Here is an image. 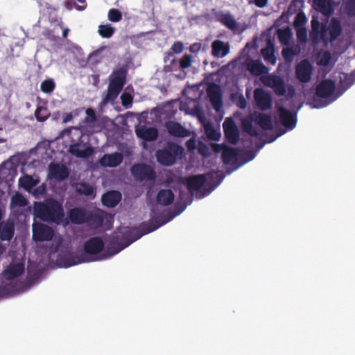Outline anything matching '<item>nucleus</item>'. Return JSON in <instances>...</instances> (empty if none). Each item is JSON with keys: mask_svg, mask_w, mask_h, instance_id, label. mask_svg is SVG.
Segmentation results:
<instances>
[{"mask_svg": "<svg viewBox=\"0 0 355 355\" xmlns=\"http://www.w3.org/2000/svg\"><path fill=\"white\" fill-rule=\"evenodd\" d=\"M157 206H153L151 209V218L148 222H143L136 227H123L117 229L110 238L107 247L110 256L118 254L129 246L133 242L139 239L142 236L150 233L168 220H164L162 216H156Z\"/></svg>", "mask_w": 355, "mask_h": 355, "instance_id": "obj_1", "label": "nucleus"}, {"mask_svg": "<svg viewBox=\"0 0 355 355\" xmlns=\"http://www.w3.org/2000/svg\"><path fill=\"white\" fill-rule=\"evenodd\" d=\"M34 214L42 221L57 224H59L64 216L62 204L54 198L47 199L43 202H35Z\"/></svg>", "mask_w": 355, "mask_h": 355, "instance_id": "obj_2", "label": "nucleus"}, {"mask_svg": "<svg viewBox=\"0 0 355 355\" xmlns=\"http://www.w3.org/2000/svg\"><path fill=\"white\" fill-rule=\"evenodd\" d=\"M104 248V242L100 237H92L85 241L84 244V252L80 256L75 254H69L66 258L65 267H70L79 264L83 262H89L98 260L96 258H92V256L100 253Z\"/></svg>", "mask_w": 355, "mask_h": 355, "instance_id": "obj_3", "label": "nucleus"}, {"mask_svg": "<svg viewBox=\"0 0 355 355\" xmlns=\"http://www.w3.org/2000/svg\"><path fill=\"white\" fill-rule=\"evenodd\" d=\"M127 71L124 68L114 70L110 76V83L107 94L103 98V103L115 100L121 92L126 80Z\"/></svg>", "mask_w": 355, "mask_h": 355, "instance_id": "obj_4", "label": "nucleus"}, {"mask_svg": "<svg viewBox=\"0 0 355 355\" xmlns=\"http://www.w3.org/2000/svg\"><path fill=\"white\" fill-rule=\"evenodd\" d=\"M183 152V148L175 143H168L163 149L156 152L157 162L164 166H171L177 160L178 157Z\"/></svg>", "mask_w": 355, "mask_h": 355, "instance_id": "obj_5", "label": "nucleus"}, {"mask_svg": "<svg viewBox=\"0 0 355 355\" xmlns=\"http://www.w3.org/2000/svg\"><path fill=\"white\" fill-rule=\"evenodd\" d=\"M261 81L265 86L272 89L275 94L278 96H284L286 93L284 80L279 76L273 74L262 76Z\"/></svg>", "mask_w": 355, "mask_h": 355, "instance_id": "obj_6", "label": "nucleus"}, {"mask_svg": "<svg viewBox=\"0 0 355 355\" xmlns=\"http://www.w3.org/2000/svg\"><path fill=\"white\" fill-rule=\"evenodd\" d=\"M223 128L225 140L231 144H237L240 139V132L234 119L227 117L223 123Z\"/></svg>", "mask_w": 355, "mask_h": 355, "instance_id": "obj_7", "label": "nucleus"}, {"mask_svg": "<svg viewBox=\"0 0 355 355\" xmlns=\"http://www.w3.org/2000/svg\"><path fill=\"white\" fill-rule=\"evenodd\" d=\"M130 171L135 179L139 182L153 180L156 178L155 171L150 166L146 164H135Z\"/></svg>", "mask_w": 355, "mask_h": 355, "instance_id": "obj_8", "label": "nucleus"}, {"mask_svg": "<svg viewBox=\"0 0 355 355\" xmlns=\"http://www.w3.org/2000/svg\"><path fill=\"white\" fill-rule=\"evenodd\" d=\"M212 148L216 153H221L222 161L226 165L234 164L238 159V151L232 147L225 144H213Z\"/></svg>", "mask_w": 355, "mask_h": 355, "instance_id": "obj_9", "label": "nucleus"}, {"mask_svg": "<svg viewBox=\"0 0 355 355\" xmlns=\"http://www.w3.org/2000/svg\"><path fill=\"white\" fill-rule=\"evenodd\" d=\"M254 100L256 107L261 111H268L272 107V96L263 89L257 88L254 89Z\"/></svg>", "mask_w": 355, "mask_h": 355, "instance_id": "obj_10", "label": "nucleus"}, {"mask_svg": "<svg viewBox=\"0 0 355 355\" xmlns=\"http://www.w3.org/2000/svg\"><path fill=\"white\" fill-rule=\"evenodd\" d=\"M311 31L310 38L313 44H318L320 40L326 42L328 41L327 26L320 23L318 19H312L311 21Z\"/></svg>", "mask_w": 355, "mask_h": 355, "instance_id": "obj_11", "label": "nucleus"}, {"mask_svg": "<svg viewBox=\"0 0 355 355\" xmlns=\"http://www.w3.org/2000/svg\"><path fill=\"white\" fill-rule=\"evenodd\" d=\"M54 236L52 227L42 223L33 224V239L35 241H49Z\"/></svg>", "mask_w": 355, "mask_h": 355, "instance_id": "obj_12", "label": "nucleus"}, {"mask_svg": "<svg viewBox=\"0 0 355 355\" xmlns=\"http://www.w3.org/2000/svg\"><path fill=\"white\" fill-rule=\"evenodd\" d=\"M69 173V168L64 164L51 162L49 165L48 176L51 180L62 182L68 178Z\"/></svg>", "mask_w": 355, "mask_h": 355, "instance_id": "obj_13", "label": "nucleus"}, {"mask_svg": "<svg viewBox=\"0 0 355 355\" xmlns=\"http://www.w3.org/2000/svg\"><path fill=\"white\" fill-rule=\"evenodd\" d=\"M277 112L281 124L288 130H293L297 123L296 114L282 106L277 108Z\"/></svg>", "mask_w": 355, "mask_h": 355, "instance_id": "obj_14", "label": "nucleus"}, {"mask_svg": "<svg viewBox=\"0 0 355 355\" xmlns=\"http://www.w3.org/2000/svg\"><path fill=\"white\" fill-rule=\"evenodd\" d=\"M312 66L309 60H303L298 63L295 68L297 78L303 83H308L311 78Z\"/></svg>", "mask_w": 355, "mask_h": 355, "instance_id": "obj_15", "label": "nucleus"}, {"mask_svg": "<svg viewBox=\"0 0 355 355\" xmlns=\"http://www.w3.org/2000/svg\"><path fill=\"white\" fill-rule=\"evenodd\" d=\"M69 152L79 158H86L91 156L94 149L87 143L77 142L69 146Z\"/></svg>", "mask_w": 355, "mask_h": 355, "instance_id": "obj_16", "label": "nucleus"}, {"mask_svg": "<svg viewBox=\"0 0 355 355\" xmlns=\"http://www.w3.org/2000/svg\"><path fill=\"white\" fill-rule=\"evenodd\" d=\"M207 96L209 101L216 111H219L223 105L222 94L218 85L212 84L207 89Z\"/></svg>", "mask_w": 355, "mask_h": 355, "instance_id": "obj_17", "label": "nucleus"}, {"mask_svg": "<svg viewBox=\"0 0 355 355\" xmlns=\"http://www.w3.org/2000/svg\"><path fill=\"white\" fill-rule=\"evenodd\" d=\"M336 84L334 80L325 79L322 80L316 87L315 96L322 98L330 97L335 92Z\"/></svg>", "mask_w": 355, "mask_h": 355, "instance_id": "obj_18", "label": "nucleus"}, {"mask_svg": "<svg viewBox=\"0 0 355 355\" xmlns=\"http://www.w3.org/2000/svg\"><path fill=\"white\" fill-rule=\"evenodd\" d=\"M212 14L215 19L232 31L237 29L238 24L233 16L229 12L212 10Z\"/></svg>", "mask_w": 355, "mask_h": 355, "instance_id": "obj_19", "label": "nucleus"}, {"mask_svg": "<svg viewBox=\"0 0 355 355\" xmlns=\"http://www.w3.org/2000/svg\"><path fill=\"white\" fill-rule=\"evenodd\" d=\"M123 159L121 153L115 152L110 154H104L99 159V164L103 167L114 168L120 165Z\"/></svg>", "mask_w": 355, "mask_h": 355, "instance_id": "obj_20", "label": "nucleus"}, {"mask_svg": "<svg viewBox=\"0 0 355 355\" xmlns=\"http://www.w3.org/2000/svg\"><path fill=\"white\" fill-rule=\"evenodd\" d=\"M135 132L139 138H141L146 141H155L158 137V130L156 128L154 127L148 128L145 125L137 127L135 129Z\"/></svg>", "mask_w": 355, "mask_h": 355, "instance_id": "obj_21", "label": "nucleus"}, {"mask_svg": "<svg viewBox=\"0 0 355 355\" xmlns=\"http://www.w3.org/2000/svg\"><path fill=\"white\" fill-rule=\"evenodd\" d=\"M166 128L169 135L176 137H187L190 135V131L176 121H168Z\"/></svg>", "mask_w": 355, "mask_h": 355, "instance_id": "obj_22", "label": "nucleus"}, {"mask_svg": "<svg viewBox=\"0 0 355 355\" xmlns=\"http://www.w3.org/2000/svg\"><path fill=\"white\" fill-rule=\"evenodd\" d=\"M207 182L206 175L204 174L196 175L189 177L186 180V184L190 193L198 191Z\"/></svg>", "mask_w": 355, "mask_h": 355, "instance_id": "obj_23", "label": "nucleus"}, {"mask_svg": "<svg viewBox=\"0 0 355 355\" xmlns=\"http://www.w3.org/2000/svg\"><path fill=\"white\" fill-rule=\"evenodd\" d=\"M254 123L263 130H271L273 128L272 116L265 113H254Z\"/></svg>", "mask_w": 355, "mask_h": 355, "instance_id": "obj_24", "label": "nucleus"}, {"mask_svg": "<svg viewBox=\"0 0 355 355\" xmlns=\"http://www.w3.org/2000/svg\"><path fill=\"white\" fill-rule=\"evenodd\" d=\"M121 200V194L118 191H111L102 196L101 201L103 205L113 208L115 207Z\"/></svg>", "mask_w": 355, "mask_h": 355, "instance_id": "obj_25", "label": "nucleus"}, {"mask_svg": "<svg viewBox=\"0 0 355 355\" xmlns=\"http://www.w3.org/2000/svg\"><path fill=\"white\" fill-rule=\"evenodd\" d=\"M87 214L85 209L74 207L69 211V218L73 224L82 225L87 221Z\"/></svg>", "mask_w": 355, "mask_h": 355, "instance_id": "obj_26", "label": "nucleus"}, {"mask_svg": "<svg viewBox=\"0 0 355 355\" xmlns=\"http://www.w3.org/2000/svg\"><path fill=\"white\" fill-rule=\"evenodd\" d=\"M245 69L254 76H264L268 72V69L259 60H245Z\"/></svg>", "mask_w": 355, "mask_h": 355, "instance_id": "obj_27", "label": "nucleus"}, {"mask_svg": "<svg viewBox=\"0 0 355 355\" xmlns=\"http://www.w3.org/2000/svg\"><path fill=\"white\" fill-rule=\"evenodd\" d=\"M15 233V226L12 222L0 223V239L1 241H10Z\"/></svg>", "mask_w": 355, "mask_h": 355, "instance_id": "obj_28", "label": "nucleus"}, {"mask_svg": "<svg viewBox=\"0 0 355 355\" xmlns=\"http://www.w3.org/2000/svg\"><path fill=\"white\" fill-rule=\"evenodd\" d=\"M212 55L214 57L223 58L228 54L230 48L221 40H215L211 44Z\"/></svg>", "mask_w": 355, "mask_h": 355, "instance_id": "obj_29", "label": "nucleus"}, {"mask_svg": "<svg viewBox=\"0 0 355 355\" xmlns=\"http://www.w3.org/2000/svg\"><path fill=\"white\" fill-rule=\"evenodd\" d=\"M174 194L171 189H161L156 196V201L163 206L171 205L174 200Z\"/></svg>", "mask_w": 355, "mask_h": 355, "instance_id": "obj_30", "label": "nucleus"}, {"mask_svg": "<svg viewBox=\"0 0 355 355\" xmlns=\"http://www.w3.org/2000/svg\"><path fill=\"white\" fill-rule=\"evenodd\" d=\"M327 31H329V41H335L342 33L340 22L338 19L332 18L327 28Z\"/></svg>", "mask_w": 355, "mask_h": 355, "instance_id": "obj_31", "label": "nucleus"}, {"mask_svg": "<svg viewBox=\"0 0 355 355\" xmlns=\"http://www.w3.org/2000/svg\"><path fill=\"white\" fill-rule=\"evenodd\" d=\"M24 272V266L21 263L10 265L6 270V277L8 279H13L19 277Z\"/></svg>", "mask_w": 355, "mask_h": 355, "instance_id": "obj_32", "label": "nucleus"}, {"mask_svg": "<svg viewBox=\"0 0 355 355\" xmlns=\"http://www.w3.org/2000/svg\"><path fill=\"white\" fill-rule=\"evenodd\" d=\"M315 8L323 15H329L331 13V7L328 0H314Z\"/></svg>", "mask_w": 355, "mask_h": 355, "instance_id": "obj_33", "label": "nucleus"}, {"mask_svg": "<svg viewBox=\"0 0 355 355\" xmlns=\"http://www.w3.org/2000/svg\"><path fill=\"white\" fill-rule=\"evenodd\" d=\"M38 182V180H35L32 176L28 175L21 177L19 180V184L28 191L35 187Z\"/></svg>", "mask_w": 355, "mask_h": 355, "instance_id": "obj_34", "label": "nucleus"}, {"mask_svg": "<svg viewBox=\"0 0 355 355\" xmlns=\"http://www.w3.org/2000/svg\"><path fill=\"white\" fill-rule=\"evenodd\" d=\"M51 116V113L45 105H38L35 111V116L38 122H44Z\"/></svg>", "mask_w": 355, "mask_h": 355, "instance_id": "obj_35", "label": "nucleus"}, {"mask_svg": "<svg viewBox=\"0 0 355 355\" xmlns=\"http://www.w3.org/2000/svg\"><path fill=\"white\" fill-rule=\"evenodd\" d=\"M277 36L279 42L283 45H288L292 37L291 30L287 27L284 29H279Z\"/></svg>", "mask_w": 355, "mask_h": 355, "instance_id": "obj_36", "label": "nucleus"}, {"mask_svg": "<svg viewBox=\"0 0 355 355\" xmlns=\"http://www.w3.org/2000/svg\"><path fill=\"white\" fill-rule=\"evenodd\" d=\"M205 134L209 140L218 141L220 138V132L209 123L205 125Z\"/></svg>", "mask_w": 355, "mask_h": 355, "instance_id": "obj_37", "label": "nucleus"}, {"mask_svg": "<svg viewBox=\"0 0 355 355\" xmlns=\"http://www.w3.org/2000/svg\"><path fill=\"white\" fill-rule=\"evenodd\" d=\"M98 33L103 38H110L114 33V28L110 24H102L98 26Z\"/></svg>", "mask_w": 355, "mask_h": 355, "instance_id": "obj_38", "label": "nucleus"}, {"mask_svg": "<svg viewBox=\"0 0 355 355\" xmlns=\"http://www.w3.org/2000/svg\"><path fill=\"white\" fill-rule=\"evenodd\" d=\"M55 88V83L52 78L44 80L40 85V89L45 94H50L53 92Z\"/></svg>", "mask_w": 355, "mask_h": 355, "instance_id": "obj_39", "label": "nucleus"}, {"mask_svg": "<svg viewBox=\"0 0 355 355\" xmlns=\"http://www.w3.org/2000/svg\"><path fill=\"white\" fill-rule=\"evenodd\" d=\"M86 223L96 227H99L103 223V218L99 214H87Z\"/></svg>", "mask_w": 355, "mask_h": 355, "instance_id": "obj_40", "label": "nucleus"}, {"mask_svg": "<svg viewBox=\"0 0 355 355\" xmlns=\"http://www.w3.org/2000/svg\"><path fill=\"white\" fill-rule=\"evenodd\" d=\"M11 204L14 206L22 207L26 206L28 202L22 194L19 193H16L11 198Z\"/></svg>", "mask_w": 355, "mask_h": 355, "instance_id": "obj_41", "label": "nucleus"}, {"mask_svg": "<svg viewBox=\"0 0 355 355\" xmlns=\"http://www.w3.org/2000/svg\"><path fill=\"white\" fill-rule=\"evenodd\" d=\"M180 198L181 200L184 201V205L181 207V209L180 211V213L182 212L188 205H190L193 201V193H188L185 191H180Z\"/></svg>", "mask_w": 355, "mask_h": 355, "instance_id": "obj_42", "label": "nucleus"}, {"mask_svg": "<svg viewBox=\"0 0 355 355\" xmlns=\"http://www.w3.org/2000/svg\"><path fill=\"white\" fill-rule=\"evenodd\" d=\"M77 191L80 194L89 196L93 195L94 189L89 184L83 182L79 184L78 187L77 188Z\"/></svg>", "mask_w": 355, "mask_h": 355, "instance_id": "obj_43", "label": "nucleus"}, {"mask_svg": "<svg viewBox=\"0 0 355 355\" xmlns=\"http://www.w3.org/2000/svg\"><path fill=\"white\" fill-rule=\"evenodd\" d=\"M107 17L110 21L119 22L122 19V12L116 8H112L109 10Z\"/></svg>", "mask_w": 355, "mask_h": 355, "instance_id": "obj_44", "label": "nucleus"}, {"mask_svg": "<svg viewBox=\"0 0 355 355\" xmlns=\"http://www.w3.org/2000/svg\"><path fill=\"white\" fill-rule=\"evenodd\" d=\"M86 116L85 118V122L87 123H94L97 121V116L94 110L92 107H89L85 111Z\"/></svg>", "mask_w": 355, "mask_h": 355, "instance_id": "obj_45", "label": "nucleus"}, {"mask_svg": "<svg viewBox=\"0 0 355 355\" xmlns=\"http://www.w3.org/2000/svg\"><path fill=\"white\" fill-rule=\"evenodd\" d=\"M248 140L245 139V144ZM262 147V145L257 146L256 150H250L245 146V164L252 160L257 153V151Z\"/></svg>", "mask_w": 355, "mask_h": 355, "instance_id": "obj_46", "label": "nucleus"}, {"mask_svg": "<svg viewBox=\"0 0 355 355\" xmlns=\"http://www.w3.org/2000/svg\"><path fill=\"white\" fill-rule=\"evenodd\" d=\"M191 63H192L191 55H190L189 54H185L180 60V68L181 69H187L191 65Z\"/></svg>", "mask_w": 355, "mask_h": 355, "instance_id": "obj_47", "label": "nucleus"}, {"mask_svg": "<svg viewBox=\"0 0 355 355\" xmlns=\"http://www.w3.org/2000/svg\"><path fill=\"white\" fill-rule=\"evenodd\" d=\"M261 53L266 61H269L272 64L275 63L276 58L274 55L272 51L270 50L269 49L265 48L261 50Z\"/></svg>", "mask_w": 355, "mask_h": 355, "instance_id": "obj_48", "label": "nucleus"}, {"mask_svg": "<svg viewBox=\"0 0 355 355\" xmlns=\"http://www.w3.org/2000/svg\"><path fill=\"white\" fill-rule=\"evenodd\" d=\"M345 10L349 16H355V0H349L346 3Z\"/></svg>", "mask_w": 355, "mask_h": 355, "instance_id": "obj_49", "label": "nucleus"}, {"mask_svg": "<svg viewBox=\"0 0 355 355\" xmlns=\"http://www.w3.org/2000/svg\"><path fill=\"white\" fill-rule=\"evenodd\" d=\"M230 98L232 101H235L236 100H239L238 106L241 109H244V97L241 94L239 93H232L230 95Z\"/></svg>", "mask_w": 355, "mask_h": 355, "instance_id": "obj_50", "label": "nucleus"}, {"mask_svg": "<svg viewBox=\"0 0 355 355\" xmlns=\"http://www.w3.org/2000/svg\"><path fill=\"white\" fill-rule=\"evenodd\" d=\"M132 96L130 94L123 93L121 96V103L125 107L132 105Z\"/></svg>", "mask_w": 355, "mask_h": 355, "instance_id": "obj_51", "label": "nucleus"}, {"mask_svg": "<svg viewBox=\"0 0 355 355\" xmlns=\"http://www.w3.org/2000/svg\"><path fill=\"white\" fill-rule=\"evenodd\" d=\"M245 133L251 136H258L259 132L257 130L252 126L251 123L245 119Z\"/></svg>", "mask_w": 355, "mask_h": 355, "instance_id": "obj_52", "label": "nucleus"}, {"mask_svg": "<svg viewBox=\"0 0 355 355\" xmlns=\"http://www.w3.org/2000/svg\"><path fill=\"white\" fill-rule=\"evenodd\" d=\"M306 22V18L305 15L303 12H300L297 14L295 20H294V24L295 26H300L304 25Z\"/></svg>", "mask_w": 355, "mask_h": 355, "instance_id": "obj_53", "label": "nucleus"}, {"mask_svg": "<svg viewBox=\"0 0 355 355\" xmlns=\"http://www.w3.org/2000/svg\"><path fill=\"white\" fill-rule=\"evenodd\" d=\"M297 39L300 42H306L307 41V33L305 28H300L297 31Z\"/></svg>", "mask_w": 355, "mask_h": 355, "instance_id": "obj_54", "label": "nucleus"}, {"mask_svg": "<svg viewBox=\"0 0 355 355\" xmlns=\"http://www.w3.org/2000/svg\"><path fill=\"white\" fill-rule=\"evenodd\" d=\"M198 152L205 157H207L210 155L209 148L202 141L198 143Z\"/></svg>", "mask_w": 355, "mask_h": 355, "instance_id": "obj_55", "label": "nucleus"}, {"mask_svg": "<svg viewBox=\"0 0 355 355\" xmlns=\"http://www.w3.org/2000/svg\"><path fill=\"white\" fill-rule=\"evenodd\" d=\"M171 50L175 53H180L184 50V45L181 42H175L171 46Z\"/></svg>", "mask_w": 355, "mask_h": 355, "instance_id": "obj_56", "label": "nucleus"}, {"mask_svg": "<svg viewBox=\"0 0 355 355\" xmlns=\"http://www.w3.org/2000/svg\"><path fill=\"white\" fill-rule=\"evenodd\" d=\"M65 6L69 10H72L73 8H75L78 10H83L85 8L84 6H80L76 2H73L72 1H68L66 3Z\"/></svg>", "mask_w": 355, "mask_h": 355, "instance_id": "obj_57", "label": "nucleus"}, {"mask_svg": "<svg viewBox=\"0 0 355 355\" xmlns=\"http://www.w3.org/2000/svg\"><path fill=\"white\" fill-rule=\"evenodd\" d=\"M249 3H254L259 8H263L268 3V0H248Z\"/></svg>", "mask_w": 355, "mask_h": 355, "instance_id": "obj_58", "label": "nucleus"}, {"mask_svg": "<svg viewBox=\"0 0 355 355\" xmlns=\"http://www.w3.org/2000/svg\"><path fill=\"white\" fill-rule=\"evenodd\" d=\"M331 59V54L329 52H324L321 60H320V62L324 64V65H327L329 60Z\"/></svg>", "mask_w": 355, "mask_h": 355, "instance_id": "obj_59", "label": "nucleus"}, {"mask_svg": "<svg viewBox=\"0 0 355 355\" xmlns=\"http://www.w3.org/2000/svg\"><path fill=\"white\" fill-rule=\"evenodd\" d=\"M186 146L188 149H194L196 148V140L194 139H190L187 141Z\"/></svg>", "mask_w": 355, "mask_h": 355, "instance_id": "obj_60", "label": "nucleus"}, {"mask_svg": "<svg viewBox=\"0 0 355 355\" xmlns=\"http://www.w3.org/2000/svg\"><path fill=\"white\" fill-rule=\"evenodd\" d=\"M44 191H45L44 186L41 185L35 189L34 193L35 195L43 194L44 193Z\"/></svg>", "mask_w": 355, "mask_h": 355, "instance_id": "obj_61", "label": "nucleus"}, {"mask_svg": "<svg viewBox=\"0 0 355 355\" xmlns=\"http://www.w3.org/2000/svg\"><path fill=\"white\" fill-rule=\"evenodd\" d=\"M73 119V114L71 112L67 113L63 117V123H66Z\"/></svg>", "mask_w": 355, "mask_h": 355, "instance_id": "obj_62", "label": "nucleus"}, {"mask_svg": "<svg viewBox=\"0 0 355 355\" xmlns=\"http://www.w3.org/2000/svg\"><path fill=\"white\" fill-rule=\"evenodd\" d=\"M295 91L293 87L291 86L288 88V96L293 97L295 95Z\"/></svg>", "mask_w": 355, "mask_h": 355, "instance_id": "obj_63", "label": "nucleus"}, {"mask_svg": "<svg viewBox=\"0 0 355 355\" xmlns=\"http://www.w3.org/2000/svg\"><path fill=\"white\" fill-rule=\"evenodd\" d=\"M214 189V187H212L211 189H210L209 190H206V191L204 193H200L199 196H197V197L198 198H204L205 196L208 195Z\"/></svg>", "mask_w": 355, "mask_h": 355, "instance_id": "obj_64", "label": "nucleus"}]
</instances>
